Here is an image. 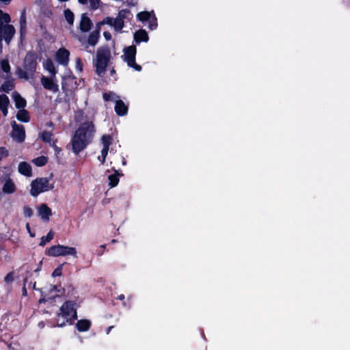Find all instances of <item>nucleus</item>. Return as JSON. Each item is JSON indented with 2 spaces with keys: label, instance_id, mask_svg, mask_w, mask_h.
Returning <instances> with one entry per match:
<instances>
[{
  "label": "nucleus",
  "instance_id": "1",
  "mask_svg": "<svg viewBox=\"0 0 350 350\" xmlns=\"http://www.w3.org/2000/svg\"><path fill=\"white\" fill-rule=\"evenodd\" d=\"M96 129L92 122L87 121L81 123L72 137L70 145L72 150L78 154L90 144L94 137Z\"/></svg>",
  "mask_w": 350,
  "mask_h": 350
},
{
  "label": "nucleus",
  "instance_id": "2",
  "mask_svg": "<svg viewBox=\"0 0 350 350\" xmlns=\"http://www.w3.org/2000/svg\"><path fill=\"white\" fill-rule=\"evenodd\" d=\"M111 59V53L109 46H103L97 49L94 65L96 67V72L99 76H103L105 74L106 68Z\"/></svg>",
  "mask_w": 350,
  "mask_h": 350
},
{
  "label": "nucleus",
  "instance_id": "3",
  "mask_svg": "<svg viewBox=\"0 0 350 350\" xmlns=\"http://www.w3.org/2000/svg\"><path fill=\"white\" fill-rule=\"evenodd\" d=\"M37 55L33 52H28L24 59V69L18 67L16 74L20 79L27 80L29 77H33L37 67L36 62Z\"/></svg>",
  "mask_w": 350,
  "mask_h": 350
},
{
  "label": "nucleus",
  "instance_id": "4",
  "mask_svg": "<svg viewBox=\"0 0 350 350\" xmlns=\"http://www.w3.org/2000/svg\"><path fill=\"white\" fill-rule=\"evenodd\" d=\"M53 185L49 183L47 178H37L31 183L30 193L36 197L42 192L53 189Z\"/></svg>",
  "mask_w": 350,
  "mask_h": 350
},
{
  "label": "nucleus",
  "instance_id": "5",
  "mask_svg": "<svg viewBox=\"0 0 350 350\" xmlns=\"http://www.w3.org/2000/svg\"><path fill=\"white\" fill-rule=\"evenodd\" d=\"M46 254L51 256H60L70 255L77 257V250L75 247L57 245L49 247L46 251Z\"/></svg>",
  "mask_w": 350,
  "mask_h": 350
},
{
  "label": "nucleus",
  "instance_id": "6",
  "mask_svg": "<svg viewBox=\"0 0 350 350\" xmlns=\"http://www.w3.org/2000/svg\"><path fill=\"white\" fill-rule=\"evenodd\" d=\"M124 55L122 58L125 61L128 66L134 68L135 70L139 71L142 68L139 65L135 62V55H136V47L134 45L126 47L123 50Z\"/></svg>",
  "mask_w": 350,
  "mask_h": 350
},
{
  "label": "nucleus",
  "instance_id": "7",
  "mask_svg": "<svg viewBox=\"0 0 350 350\" xmlns=\"http://www.w3.org/2000/svg\"><path fill=\"white\" fill-rule=\"evenodd\" d=\"M59 317H62L66 321L72 319H77V312L73 308V304L70 301L65 302L60 308Z\"/></svg>",
  "mask_w": 350,
  "mask_h": 350
},
{
  "label": "nucleus",
  "instance_id": "8",
  "mask_svg": "<svg viewBox=\"0 0 350 350\" xmlns=\"http://www.w3.org/2000/svg\"><path fill=\"white\" fill-rule=\"evenodd\" d=\"M12 131L11 136L13 139L17 142H23L25 138V128L23 125L17 124L15 121L11 122Z\"/></svg>",
  "mask_w": 350,
  "mask_h": 350
},
{
  "label": "nucleus",
  "instance_id": "9",
  "mask_svg": "<svg viewBox=\"0 0 350 350\" xmlns=\"http://www.w3.org/2000/svg\"><path fill=\"white\" fill-rule=\"evenodd\" d=\"M15 34V29L11 25H2L0 21V38L4 39L7 44H9Z\"/></svg>",
  "mask_w": 350,
  "mask_h": 350
},
{
  "label": "nucleus",
  "instance_id": "10",
  "mask_svg": "<svg viewBox=\"0 0 350 350\" xmlns=\"http://www.w3.org/2000/svg\"><path fill=\"white\" fill-rule=\"evenodd\" d=\"M131 12L128 10H122L118 12L116 18H114L113 28L116 31H120L124 27V19L129 16Z\"/></svg>",
  "mask_w": 350,
  "mask_h": 350
},
{
  "label": "nucleus",
  "instance_id": "11",
  "mask_svg": "<svg viewBox=\"0 0 350 350\" xmlns=\"http://www.w3.org/2000/svg\"><path fill=\"white\" fill-rule=\"evenodd\" d=\"M55 77L51 76L50 77H42L40 81L42 86L53 92H57L59 90L58 85L55 83Z\"/></svg>",
  "mask_w": 350,
  "mask_h": 350
},
{
  "label": "nucleus",
  "instance_id": "12",
  "mask_svg": "<svg viewBox=\"0 0 350 350\" xmlns=\"http://www.w3.org/2000/svg\"><path fill=\"white\" fill-rule=\"evenodd\" d=\"M101 141L103 144V149L101 150V163L103 164L105 162V159L108 154L109 146L111 144L112 137L109 135H104L101 138Z\"/></svg>",
  "mask_w": 350,
  "mask_h": 350
},
{
  "label": "nucleus",
  "instance_id": "13",
  "mask_svg": "<svg viewBox=\"0 0 350 350\" xmlns=\"http://www.w3.org/2000/svg\"><path fill=\"white\" fill-rule=\"evenodd\" d=\"M70 53L67 49H60L56 53L57 61L64 66L68 63Z\"/></svg>",
  "mask_w": 350,
  "mask_h": 350
},
{
  "label": "nucleus",
  "instance_id": "14",
  "mask_svg": "<svg viewBox=\"0 0 350 350\" xmlns=\"http://www.w3.org/2000/svg\"><path fill=\"white\" fill-rule=\"evenodd\" d=\"M92 26L91 20L87 16L86 14H82L79 23L80 30L82 32L89 31Z\"/></svg>",
  "mask_w": 350,
  "mask_h": 350
},
{
  "label": "nucleus",
  "instance_id": "15",
  "mask_svg": "<svg viewBox=\"0 0 350 350\" xmlns=\"http://www.w3.org/2000/svg\"><path fill=\"white\" fill-rule=\"evenodd\" d=\"M38 215L44 221H49L50 216L52 215L51 209L46 204H42L38 209Z\"/></svg>",
  "mask_w": 350,
  "mask_h": 350
},
{
  "label": "nucleus",
  "instance_id": "16",
  "mask_svg": "<svg viewBox=\"0 0 350 350\" xmlns=\"http://www.w3.org/2000/svg\"><path fill=\"white\" fill-rule=\"evenodd\" d=\"M115 111L119 116H124L127 113L128 107L121 100H116Z\"/></svg>",
  "mask_w": 350,
  "mask_h": 350
},
{
  "label": "nucleus",
  "instance_id": "17",
  "mask_svg": "<svg viewBox=\"0 0 350 350\" xmlns=\"http://www.w3.org/2000/svg\"><path fill=\"white\" fill-rule=\"evenodd\" d=\"M18 172L26 176H31V167L26 162H21L18 165Z\"/></svg>",
  "mask_w": 350,
  "mask_h": 350
},
{
  "label": "nucleus",
  "instance_id": "18",
  "mask_svg": "<svg viewBox=\"0 0 350 350\" xmlns=\"http://www.w3.org/2000/svg\"><path fill=\"white\" fill-rule=\"evenodd\" d=\"M134 40L137 43L148 41V36L147 32L144 29L138 30L134 34Z\"/></svg>",
  "mask_w": 350,
  "mask_h": 350
},
{
  "label": "nucleus",
  "instance_id": "19",
  "mask_svg": "<svg viewBox=\"0 0 350 350\" xmlns=\"http://www.w3.org/2000/svg\"><path fill=\"white\" fill-rule=\"evenodd\" d=\"M12 97L17 108H24L26 106V100L16 92L12 94Z\"/></svg>",
  "mask_w": 350,
  "mask_h": 350
},
{
  "label": "nucleus",
  "instance_id": "20",
  "mask_svg": "<svg viewBox=\"0 0 350 350\" xmlns=\"http://www.w3.org/2000/svg\"><path fill=\"white\" fill-rule=\"evenodd\" d=\"M2 190L5 193H13L16 191V186L12 180L8 178L4 183Z\"/></svg>",
  "mask_w": 350,
  "mask_h": 350
},
{
  "label": "nucleus",
  "instance_id": "21",
  "mask_svg": "<svg viewBox=\"0 0 350 350\" xmlns=\"http://www.w3.org/2000/svg\"><path fill=\"white\" fill-rule=\"evenodd\" d=\"M99 37H100V30H99V29L92 31L89 35V37H88V44H90L91 46H95L97 44L98 41Z\"/></svg>",
  "mask_w": 350,
  "mask_h": 350
},
{
  "label": "nucleus",
  "instance_id": "22",
  "mask_svg": "<svg viewBox=\"0 0 350 350\" xmlns=\"http://www.w3.org/2000/svg\"><path fill=\"white\" fill-rule=\"evenodd\" d=\"M43 66H44V69H46V70L49 71V72L51 74V76H53V77H55L57 70H56L55 67L51 59H46L43 63Z\"/></svg>",
  "mask_w": 350,
  "mask_h": 350
},
{
  "label": "nucleus",
  "instance_id": "23",
  "mask_svg": "<svg viewBox=\"0 0 350 350\" xmlns=\"http://www.w3.org/2000/svg\"><path fill=\"white\" fill-rule=\"evenodd\" d=\"M90 321L88 320H80L77 323V327L80 332H85L89 329L90 327Z\"/></svg>",
  "mask_w": 350,
  "mask_h": 350
},
{
  "label": "nucleus",
  "instance_id": "24",
  "mask_svg": "<svg viewBox=\"0 0 350 350\" xmlns=\"http://www.w3.org/2000/svg\"><path fill=\"white\" fill-rule=\"evenodd\" d=\"M16 117L18 120L24 122H27L29 120L27 111L23 109L18 111Z\"/></svg>",
  "mask_w": 350,
  "mask_h": 350
},
{
  "label": "nucleus",
  "instance_id": "25",
  "mask_svg": "<svg viewBox=\"0 0 350 350\" xmlns=\"http://www.w3.org/2000/svg\"><path fill=\"white\" fill-rule=\"evenodd\" d=\"M52 135L53 134L51 132L43 131L41 133L40 137L44 142L49 143L51 145L53 142H54V141L52 139Z\"/></svg>",
  "mask_w": 350,
  "mask_h": 350
},
{
  "label": "nucleus",
  "instance_id": "26",
  "mask_svg": "<svg viewBox=\"0 0 350 350\" xmlns=\"http://www.w3.org/2000/svg\"><path fill=\"white\" fill-rule=\"evenodd\" d=\"M20 26H21V36H23L24 33H25V28H26V15H25V11H23L21 15Z\"/></svg>",
  "mask_w": 350,
  "mask_h": 350
},
{
  "label": "nucleus",
  "instance_id": "27",
  "mask_svg": "<svg viewBox=\"0 0 350 350\" xmlns=\"http://www.w3.org/2000/svg\"><path fill=\"white\" fill-rule=\"evenodd\" d=\"M54 233L52 230H50L46 237H42L40 243V245L43 247L46 243L51 241L53 239Z\"/></svg>",
  "mask_w": 350,
  "mask_h": 350
},
{
  "label": "nucleus",
  "instance_id": "28",
  "mask_svg": "<svg viewBox=\"0 0 350 350\" xmlns=\"http://www.w3.org/2000/svg\"><path fill=\"white\" fill-rule=\"evenodd\" d=\"M64 16L68 24L70 25H72L75 18L73 12L70 10L66 9V10H64Z\"/></svg>",
  "mask_w": 350,
  "mask_h": 350
},
{
  "label": "nucleus",
  "instance_id": "29",
  "mask_svg": "<svg viewBox=\"0 0 350 350\" xmlns=\"http://www.w3.org/2000/svg\"><path fill=\"white\" fill-rule=\"evenodd\" d=\"M14 88V83L10 81L4 82L1 86V90L8 93Z\"/></svg>",
  "mask_w": 350,
  "mask_h": 350
},
{
  "label": "nucleus",
  "instance_id": "30",
  "mask_svg": "<svg viewBox=\"0 0 350 350\" xmlns=\"http://www.w3.org/2000/svg\"><path fill=\"white\" fill-rule=\"evenodd\" d=\"M150 17V13L148 12H141L137 14V18L142 22L147 21Z\"/></svg>",
  "mask_w": 350,
  "mask_h": 350
},
{
  "label": "nucleus",
  "instance_id": "31",
  "mask_svg": "<svg viewBox=\"0 0 350 350\" xmlns=\"http://www.w3.org/2000/svg\"><path fill=\"white\" fill-rule=\"evenodd\" d=\"M33 162L37 166H43L46 163L47 158L44 156L39 157L33 159Z\"/></svg>",
  "mask_w": 350,
  "mask_h": 350
},
{
  "label": "nucleus",
  "instance_id": "32",
  "mask_svg": "<svg viewBox=\"0 0 350 350\" xmlns=\"http://www.w3.org/2000/svg\"><path fill=\"white\" fill-rule=\"evenodd\" d=\"M10 103L8 97L5 94L0 95V109L8 107Z\"/></svg>",
  "mask_w": 350,
  "mask_h": 350
},
{
  "label": "nucleus",
  "instance_id": "33",
  "mask_svg": "<svg viewBox=\"0 0 350 350\" xmlns=\"http://www.w3.org/2000/svg\"><path fill=\"white\" fill-rule=\"evenodd\" d=\"M0 21H1L2 25L3 23H6L8 25L10 21V17L8 14L4 13L2 10H0Z\"/></svg>",
  "mask_w": 350,
  "mask_h": 350
},
{
  "label": "nucleus",
  "instance_id": "34",
  "mask_svg": "<svg viewBox=\"0 0 350 350\" xmlns=\"http://www.w3.org/2000/svg\"><path fill=\"white\" fill-rule=\"evenodd\" d=\"M114 18L106 17L102 21L98 23L97 26L99 27L102 25H109L113 27Z\"/></svg>",
  "mask_w": 350,
  "mask_h": 350
},
{
  "label": "nucleus",
  "instance_id": "35",
  "mask_svg": "<svg viewBox=\"0 0 350 350\" xmlns=\"http://www.w3.org/2000/svg\"><path fill=\"white\" fill-rule=\"evenodd\" d=\"M109 185L111 187L116 186L119 182V179L116 175L112 174L109 176Z\"/></svg>",
  "mask_w": 350,
  "mask_h": 350
},
{
  "label": "nucleus",
  "instance_id": "36",
  "mask_svg": "<svg viewBox=\"0 0 350 350\" xmlns=\"http://www.w3.org/2000/svg\"><path fill=\"white\" fill-rule=\"evenodd\" d=\"M1 69L5 72H9L10 70V66L8 60H7V59L1 60Z\"/></svg>",
  "mask_w": 350,
  "mask_h": 350
},
{
  "label": "nucleus",
  "instance_id": "37",
  "mask_svg": "<svg viewBox=\"0 0 350 350\" xmlns=\"http://www.w3.org/2000/svg\"><path fill=\"white\" fill-rule=\"evenodd\" d=\"M117 98L118 96H116V94L113 92L103 94V98L106 101L113 100Z\"/></svg>",
  "mask_w": 350,
  "mask_h": 350
},
{
  "label": "nucleus",
  "instance_id": "38",
  "mask_svg": "<svg viewBox=\"0 0 350 350\" xmlns=\"http://www.w3.org/2000/svg\"><path fill=\"white\" fill-rule=\"evenodd\" d=\"M90 8L92 10H96L100 6V0H89Z\"/></svg>",
  "mask_w": 350,
  "mask_h": 350
},
{
  "label": "nucleus",
  "instance_id": "39",
  "mask_svg": "<svg viewBox=\"0 0 350 350\" xmlns=\"http://www.w3.org/2000/svg\"><path fill=\"white\" fill-rule=\"evenodd\" d=\"M23 213L25 217H30L33 215V210L29 206H24Z\"/></svg>",
  "mask_w": 350,
  "mask_h": 350
},
{
  "label": "nucleus",
  "instance_id": "40",
  "mask_svg": "<svg viewBox=\"0 0 350 350\" xmlns=\"http://www.w3.org/2000/svg\"><path fill=\"white\" fill-rule=\"evenodd\" d=\"M62 265H60L59 267H58L57 269H55L54 270V271L52 273V275L53 277L60 276L62 275Z\"/></svg>",
  "mask_w": 350,
  "mask_h": 350
},
{
  "label": "nucleus",
  "instance_id": "41",
  "mask_svg": "<svg viewBox=\"0 0 350 350\" xmlns=\"http://www.w3.org/2000/svg\"><path fill=\"white\" fill-rule=\"evenodd\" d=\"M8 150L4 148H0V161L8 156Z\"/></svg>",
  "mask_w": 350,
  "mask_h": 350
},
{
  "label": "nucleus",
  "instance_id": "42",
  "mask_svg": "<svg viewBox=\"0 0 350 350\" xmlns=\"http://www.w3.org/2000/svg\"><path fill=\"white\" fill-rule=\"evenodd\" d=\"M76 68L79 71V72H81L82 71V69H83V64H82V62L81 61V59L79 58H77L76 59Z\"/></svg>",
  "mask_w": 350,
  "mask_h": 350
},
{
  "label": "nucleus",
  "instance_id": "43",
  "mask_svg": "<svg viewBox=\"0 0 350 350\" xmlns=\"http://www.w3.org/2000/svg\"><path fill=\"white\" fill-rule=\"evenodd\" d=\"M51 146L54 148V150H55V154H59V152H61V150H61V148H60L57 147V146L55 145V142H53V143L51 144Z\"/></svg>",
  "mask_w": 350,
  "mask_h": 350
},
{
  "label": "nucleus",
  "instance_id": "44",
  "mask_svg": "<svg viewBox=\"0 0 350 350\" xmlns=\"http://www.w3.org/2000/svg\"><path fill=\"white\" fill-rule=\"evenodd\" d=\"M5 280L8 282H12L13 281V275L12 273H8L5 278Z\"/></svg>",
  "mask_w": 350,
  "mask_h": 350
},
{
  "label": "nucleus",
  "instance_id": "45",
  "mask_svg": "<svg viewBox=\"0 0 350 350\" xmlns=\"http://www.w3.org/2000/svg\"><path fill=\"white\" fill-rule=\"evenodd\" d=\"M60 318L61 317H58V319H57V325L59 327H62V326H64L65 325V321H66L64 319H63V321H60Z\"/></svg>",
  "mask_w": 350,
  "mask_h": 350
},
{
  "label": "nucleus",
  "instance_id": "46",
  "mask_svg": "<svg viewBox=\"0 0 350 350\" xmlns=\"http://www.w3.org/2000/svg\"><path fill=\"white\" fill-rule=\"evenodd\" d=\"M103 36L107 40H110L111 39V35L108 31H105L103 33Z\"/></svg>",
  "mask_w": 350,
  "mask_h": 350
},
{
  "label": "nucleus",
  "instance_id": "47",
  "mask_svg": "<svg viewBox=\"0 0 350 350\" xmlns=\"http://www.w3.org/2000/svg\"><path fill=\"white\" fill-rule=\"evenodd\" d=\"M26 282H27V279H25L24 280V285L23 287V295H24V296L27 295Z\"/></svg>",
  "mask_w": 350,
  "mask_h": 350
},
{
  "label": "nucleus",
  "instance_id": "48",
  "mask_svg": "<svg viewBox=\"0 0 350 350\" xmlns=\"http://www.w3.org/2000/svg\"><path fill=\"white\" fill-rule=\"evenodd\" d=\"M26 228H27V231L29 232V235H30L31 237H35V234L31 233V229H30V226H29V224H26Z\"/></svg>",
  "mask_w": 350,
  "mask_h": 350
},
{
  "label": "nucleus",
  "instance_id": "49",
  "mask_svg": "<svg viewBox=\"0 0 350 350\" xmlns=\"http://www.w3.org/2000/svg\"><path fill=\"white\" fill-rule=\"evenodd\" d=\"M0 110L2 111L4 116H6L8 115V107L1 108Z\"/></svg>",
  "mask_w": 350,
  "mask_h": 350
},
{
  "label": "nucleus",
  "instance_id": "50",
  "mask_svg": "<svg viewBox=\"0 0 350 350\" xmlns=\"http://www.w3.org/2000/svg\"><path fill=\"white\" fill-rule=\"evenodd\" d=\"M78 1L83 5H85L88 3V0H78Z\"/></svg>",
  "mask_w": 350,
  "mask_h": 350
},
{
  "label": "nucleus",
  "instance_id": "51",
  "mask_svg": "<svg viewBox=\"0 0 350 350\" xmlns=\"http://www.w3.org/2000/svg\"><path fill=\"white\" fill-rule=\"evenodd\" d=\"M2 39L0 38V54L2 53Z\"/></svg>",
  "mask_w": 350,
  "mask_h": 350
},
{
  "label": "nucleus",
  "instance_id": "52",
  "mask_svg": "<svg viewBox=\"0 0 350 350\" xmlns=\"http://www.w3.org/2000/svg\"><path fill=\"white\" fill-rule=\"evenodd\" d=\"M154 29H155L157 27V19L155 16H154Z\"/></svg>",
  "mask_w": 350,
  "mask_h": 350
},
{
  "label": "nucleus",
  "instance_id": "53",
  "mask_svg": "<svg viewBox=\"0 0 350 350\" xmlns=\"http://www.w3.org/2000/svg\"><path fill=\"white\" fill-rule=\"evenodd\" d=\"M39 302H40V303L45 302V299H44V298L40 299L39 300Z\"/></svg>",
  "mask_w": 350,
  "mask_h": 350
},
{
  "label": "nucleus",
  "instance_id": "54",
  "mask_svg": "<svg viewBox=\"0 0 350 350\" xmlns=\"http://www.w3.org/2000/svg\"><path fill=\"white\" fill-rule=\"evenodd\" d=\"M113 328V326H110L107 329V334L111 331V329Z\"/></svg>",
  "mask_w": 350,
  "mask_h": 350
},
{
  "label": "nucleus",
  "instance_id": "55",
  "mask_svg": "<svg viewBox=\"0 0 350 350\" xmlns=\"http://www.w3.org/2000/svg\"><path fill=\"white\" fill-rule=\"evenodd\" d=\"M124 295H121L119 296V299H124Z\"/></svg>",
  "mask_w": 350,
  "mask_h": 350
},
{
  "label": "nucleus",
  "instance_id": "56",
  "mask_svg": "<svg viewBox=\"0 0 350 350\" xmlns=\"http://www.w3.org/2000/svg\"><path fill=\"white\" fill-rule=\"evenodd\" d=\"M1 1H3L5 3L10 2V0H1Z\"/></svg>",
  "mask_w": 350,
  "mask_h": 350
},
{
  "label": "nucleus",
  "instance_id": "57",
  "mask_svg": "<svg viewBox=\"0 0 350 350\" xmlns=\"http://www.w3.org/2000/svg\"><path fill=\"white\" fill-rule=\"evenodd\" d=\"M47 125H49V126H51L53 125V123L52 122H48Z\"/></svg>",
  "mask_w": 350,
  "mask_h": 350
},
{
  "label": "nucleus",
  "instance_id": "58",
  "mask_svg": "<svg viewBox=\"0 0 350 350\" xmlns=\"http://www.w3.org/2000/svg\"><path fill=\"white\" fill-rule=\"evenodd\" d=\"M33 289H36V282H34L33 286Z\"/></svg>",
  "mask_w": 350,
  "mask_h": 350
},
{
  "label": "nucleus",
  "instance_id": "59",
  "mask_svg": "<svg viewBox=\"0 0 350 350\" xmlns=\"http://www.w3.org/2000/svg\"><path fill=\"white\" fill-rule=\"evenodd\" d=\"M55 289H56V286H52V290H55Z\"/></svg>",
  "mask_w": 350,
  "mask_h": 350
}]
</instances>
